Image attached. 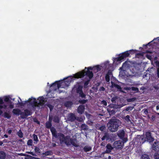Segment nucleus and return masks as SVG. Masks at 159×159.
Masks as SVG:
<instances>
[{"label":"nucleus","instance_id":"f257e3e1","mask_svg":"<svg viewBox=\"0 0 159 159\" xmlns=\"http://www.w3.org/2000/svg\"><path fill=\"white\" fill-rule=\"evenodd\" d=\"M90 70H92L91 66H89L87 68L85 67L84 70L75 74L74 77L75 78H80L84 77L85 75L89 77V79H91L93 77V72L90 71Z\"/></svg>","mask_w":159,"mask_h":159},{"label":"nucleus","instance_id":"f03ea898","mask_svg":"<svg viewBox=\"0 0 159 159\" xmlns=\"http://www.w3.org/2000/svg\"><path fill=\"white\" fill-rule=\"evenodd\" d=\"M120 124L119 120L116 118H112L110 119L107 124L109 130L111 132H116L118 129Z\"/></svg>","mask_w":159,"mask_h":159},{"label":"nucleus","instance_id":"7ed1b4c3","mask_svg":"<svg viewBox=\"0 0 159 159\" xmlns=\"http://www.w3.org/2000/svg\"><path fill=\"white\" fill-rule=\"evenodd\" d=\"M73 80V77L71 76L65 78L63 80L56 81L55 82L51 84L50 85V87H53L55 88V89L56 90L57 89H59L61 87V84L62 83L64 82L65 84L68 86Z\"/></svg>","mask_w":159,"mask_h":159},{"label":"nucleus","instance_id":"20e7f679","mask_svg":"<svg viewBox=\"0 0 159 159\" xmlns=\"http://www.w3.org/2000/svg\"><path fill=\"white\" fill-rule=\"evenodd\" d=\"M57 138H59L61 143H65L66 145L69 144V136H65L64 134L61 133H58L57 134Z\"/></svg>","mask_w":159,"mask_h":159},{"label":"nucleus","instance_id":"39448f33","mask_svg":"<svg viewBox=\"0 0 159 159\" xmlns=\"http://www.w3.org/2000/svg\"><path fill=\"white\" fill-rule=\"evenodd\" d=\"M52 124L50 121H47L46 123V127L48 129H50L53 137L57 138V133L56 129L53 127H52Z\"/></svg>","mask_w":159,"mask_h":159},{"label":"nucleus","instance_id":"423d86ee","mask_svg":"<svg viewBox=\"0 0 159 159\" xmlns=\"http://www.w3.org/2000/svg\"><path fill=\"white\" fill-rule=\"evenodd\" d=\"M134 141L138 143L139 145H141L146 141V138L143 135H138L135 137Z\"/></svg>","mask_w":159,"mask_h":159},{"label":"nucleus","instance_id":"0eeeda50","mask_svg":"<svg viewBox=\"0 0 159 159\" xmlns=\"http://www.w3.org/2000/svg\"><path fill=\"white\" fill-rule=\"evenodd\" d=\"M129 55V51H125L120 54L118 57L116 58V60L117 61H120L124 58L128 57Z\"/></svg>","mask_w":159,"mask_h":159},{"label":"nucleus","instance_id":"6e6552de","mask_svg":"<svg viewBox=\"0 0 159 159\" xmlns=\"http://www.w3.org/2000/svg\"><path fill=\"white\" fill-rule=\"evenodd\" d=\"M29 103L35 109L36 107H39L36 98H30L29 99Z\"/></svg>","mask_w":159,"mask_h":159},{"label":"nucleus","instance_id":"1a4fd4ad","mask_svg":"<svg viewBox=\"0 0 159 159\" xmlns=\"http://www.w3.org/2000/svg\"><path fill=\"white\" fill-rule=\"evenodd\" d=\"M32 114L31 111L26 109L24 110V112H22L21 113V117L22 119L26 118L28 116L31 115Z\"/></svg>","mask_w":159,"mask_h":159},{"label":"nucleus","instance_id":"9d476101","mask_svg":"<svg viewBox=\"0 0 159 159\" xmlns=\"http://www.w3.org/2000/svg\"><path fill=\"white\" fill-rule=\"evenodd\" d=\"M146 138L147 141L149 143L153 142L154 139L152 136V134L150 131H147L145 133Z\"/></svg>","mask_w":159,"mask_h":159},{"label":"nucleus","instance_id":"9b49d317","mask_svg":"<svg viewBox=\"0 0 159 159\" xmlns=\"http://www.w3.org/2000/svg\"><path fill=\"white\" fill-rule=\"evenodd\" d=\"M102 137L101 140L104 141L106 140V141L109 140L110 139V135L109 134L106 132H105L102 135Z\"/></svg>","mask_w":159,"mask_h":159},{"label":"nucleus","instance_id":"f8f14e48","mask_svg":"<svg viewBox=\"0 0 159 159\" xmlns=\"http://www.w3.org/2000/svg\"><path fill=\"white\" fill-rule=\"evenodd\" d=\"M152 148L156 152H159V142L155 141L152 145Z\"/></svg>","mask_w":159,"mask_h":159},{"label":"nucleus","instance_id":"ddd939ff","mask_svg":"<svg viewBox=\"0 0 159 159\" xmlns=\"http://www.w3.org/2000/svg\"><path fill=\"white\" fill-rule=\"evenodd\" d=\"M113 146L114 148L117 149H121L123 147L122 142L120 140L115 142Z\"/></svg>","mask_w":159,"mask_h":159},{"label":"nucleus","instance_id":"4468645a","mask_svg":"<svg viewBox=\"0 0 159 159\" xmlns=\"http://www.w3.org/2000/svg\"><path fill=\"white\" fill-rule=\"evenodd\" d=\"M118 137L121 139H123L125 136V132L123 129L119 130L117 133Z\"/></svg>","mask_w":159,"mask_h":159},{"label":"nucleus","instance_id":"2eb2a0df","mask_svg":"<svg viewBox=\"0 0 159 159\" xmlns=\"http://www.w3.org/2000/svg\"><path fill=\"white\" fill-rule=\"evenodd\" d=\"M85 106L84 105H80L79 106L78 108L77 111L78 113L80 114H82L84 111Z\"/></svg>","mask_w":159,"mask_h":159},{"label":"nucleus","instance_id":"dca6fc26","mask_svg":"<svg viewBox=\"0 0 159 159\" xmlns=\"http://www.w3.org/2000/svg\"><path fill=\"white\" fill-rule=\"evenodd\" d=\"M83 86L80 85H79L78 86L75 85L74 87V88H76V92L77 93H79L80 92H82L83 89Z\"/></svg>","mask_w":159,"mask_h":159},{"label":"nucleus","instance_id":"f3484780","mask_svg":"<svg viewBox=\"0 0 159 159\" xmlns=\"http://www.w3.org/2000/svg\"><path fill=\"white\" fill-rule=\"evenodd\" d=\"M68 119L71 121H73L76 119L75 115L73 113H70L68 115Z\"/></svg>","mask_w":159,"mask_h":159},{"label":"nucleus","instance_id":"a211bd4d","mask_svg":"<svg viewBox=\"0 0 159 159\" xmlns=\"http://www.w3.org/2000/svg\"><path fill=\"white\" fill-rule=\"evenodd\" d=\"M12 113L14 115L19 116V115H21L22 112L21 110L18 108H14L13 109Z\"/></svg>","mask_w":159,"mask_h":159},{"label":"nucleus","instance_id":"6ab92c4d","mask_svg":"<svg viewBox=\"0 0 159 159\" xmlns=\"http://www.w3.org/2000/svg\"><path fill=\"white\" fill-rule=\"evenodd\" d=\"M106 147L107 149L105 151V152L107 153H109L113 149L111 144L109 143L107 144Z\"/></svg>","mask_w":159,"mask_h":159},{"label":"nucleus","instance_id":"aec40b11","mask_svg":"<svg viewBox=\"0 0 159 159\" xmlns=\"http://www.w3.org/2000/svg\"><path fill=\"white\" fill-rule=\"evenodd\" d=\"M69 144L68 145H66L67 146L70 145V144L72 145L73 146L75 147H77V145L75 143V142L74 140L71 139L70 138V137L69 136Z\"/></svg>","mask_w":159,"mask_h":159},{"label":"nucleus","instance_id":"412c9836","mask_svg":"<svg viewBox=\"0 0 159 159\" xmlns=\"http://www.w3.org/2000/svg\"><path fill=\"white\" fill-rule=\"evenodd\" d=\"M111 87L112 88H115L119 90H121V87L120 85L116 84L113 82H111Z\"/></svg>","mask_w":159,"mask_h":159},{"label":"nucleus","instance_id":"4be33fe9","mask_svg":"<svg viewBox=\"0 0 159 159\" xmlns=\"http://www.w3.org/2000/svg\"><path fill=\"white\" fill-rule=\"evenodd\" d=\"M73 104V102H72L68 101L65 103L64 105L67 107H71Z\"/></svg>","mask_w":159,"mask_h":159},{"label":"nucleus","instance_id":"5701e85b","mask_svg":"<svg viewBox=\"0 0 159 159\" xmlns=\"http://www.w3.org/2000/svg\"><path fill=\"white\" fill-rule=\"evenodd\" d=\"M92 70L93 71H96V72H98L100 71L101 68L99 65H97L95 66L92 67Z\"/></svg>","mask_w":159,"mask_h":159},{"label":"nucleus","instance_id":"b1692460","mask_svg":"<svg viewBox=\"0 0 159 159\" xmlns=\"http://www.w3.org/2000/svg\"><path fill=\"white\" fill-rule=\"evenodd\" d=\"M6 155L5 153L3 151H0V159H5Z\"/></svg>","mask_w":159,"mask_h":159},{"label":"nucleus","instance_id":"393cba45","mask_svg":"<svg viewBox=\"0 0 159 159\" xmlns=\"http://www.w3.org/2000/svg\"><path fill=\"white\" fill-rule=\"evenodd\" d=\"M39 102L38 103L39 105H41L42 104H43V102H45V100L43 97L42 96L39 97Z\"/></svg>","mask_w":159,"mask_h":159},{"label":"nucleus","instance_id":"a878e982","mask_svg":"<svg viewBox=\"0 0 159 159\" xmlns=\"http://www.w3.org/2000/svg\"><path fill=\"white\" fill-rule=\"evenodd\" d=\"M84 150L87 152L90 151L91 149L92 148L90 146H85L84 148Z\"/></svg>","mask_w":159,"mask_h":159},{"label":"nucleus","instance_id":"bb28decb","mask_svg":"<svg viewBox=\"0 0 159 159\" xmlns=\"http://www.w3.org/2000/svg\"><path fill=\"white\" fill-rule=\"evenodd\" d=\"M141 159H150V158L148 155L144 154L141 156Z\"/></svg>","mask_w":159,"mask_h":159},{"label":"nucleus","instance_id":"cd10ccee","mask_svg":"<svg viewBox=\"0 0 159 159\" xmlns=\"http://www.w3.org/2000/svg\"><path fill=\"white\" fill-rule=\"evenodd\" d=\"M3 116L5 118H7L8 119H10L11 118V116L8 113L5 112L4 113Z\"/></svg>","mask_w":159,"mask_h":159},{"label":"nucleus","instance_id":"c85d7f7f","mask_svg":"<svg viewBox=\"0 0 159 159\" xmlns=\"http://www.w3.org/2000/svg\"><path fill=\"white\" fill-rule=\"evenodd\" d=\"M81 128L82 129L84 130H87L88 129V126L84 124H82Z\"/></svg>","mask_w":159,"mask_h":159},{"label":"nucleus","instance_id":"c756f323","mask_svg":"<svg viewBox=\"0 0 159 159\" xmlns=\"http://www.w3.org/2000/svg\"><path fill=\"white\" fill-rule=\"evenodd\" d=\"M53 121L54 122L56 123H58L59 122V119L57 116H55L53 119Z\"/></svg>","mask_w":159,"mask_h":159},{"label":"nucleus","instance_id":"7c9ffc66","mask_svg":"<svg viewBox=\"0 0 159 159\" xmlns=\"http://www.w3.org/2000/svg\"><path fill=\"white\" fill-rule=\"evenodd\" d=\"M3 100L4 101L6 102H8L9 103H11V101L10 99V97H8L6 96L5 97Z\"/></svg>","mask_w":159,"mask_h":159},{"label":"nucleus","instance_id":"2f4dec72","mask_svg":"<svg viewBox=\"0 0 159 159\" xmlns=\"http://www.w3.org/2000/svg\"><path fill=\"white\" fill-rule=\"evenodd\" d=\"M79 96L82 98H85L86 95L83 93V91L79 93Z\"/></svg>","mask_w":159,"mask_h":159},{"label":"nucleus","instance_id":"473e14b6","mask_svg":"<svg viewBox=\"0 0 159 159\" xmlns=\"http://www.w3.org/2000/svg\"><path fill=\"white\" fill-rule=\"evenodd\" d=\"M90 81V79H89L84 82V88H87V87L88 85L89 84Z\"/></svg>","mask_w":159,"mask_h":159},{"label":"nucleus","instance_id":"72a5a7b5","mask_svg":"<svg viewBox=\"0 0 159 159\" xmlns=\"http://www.w3.org/2000/svg\"><path fill=\"white\" fill-rule=\"evenodd\" d=\"M18 136L20 138H22L23 137V134L20 129L17 132Z\"/></svg>","mask_w":159,"mask_h":159},{"label":"nucleus","instance_id":"f704fd0d","mask_svg":"<svg viewBox=\"0 0 159 159\" xmlns=\"http://www.w3.org/2000/svg\"><path fill=\"white\" fill-rule=\"evenodd\" d=\"M46 105L49 108L50 111H52L53 108L54 106L50 103H47Z\"/></svg>","mask_w":159,"mask_h":159},{"label":"nucleus","instance_id":"c9c22d12","mask_svg":"<svg viewBox=\"0 0 159 159\" xmlns=\"http://www.w3.org/2000/svg\"><path fill=\"white\" fill-rule=\"evenodd\" d=\"M88 101V100L86 99H80L79 101V102L81 104H84L87 102Z\"/></svg>","mask_w":159,"mask_h":159},{"label":"nucleus","instance_id":"e433bc0d","mask_svg":"<svg viewBox=\"0 0 159 159\" xmlns=\"http://www.w3.org/2000/svg\"><path fill=\"white\" fill-rule=\"evenodd\" d=\"M33 136L34 140L36 142V143H37V142L39 141L37 136L34 134L33 135Z\"/></svg>","mask_w":159,"mask_h":159},{"label":"nucleus","instance_id":"4c0bfd02","mask_svg":"<svg viewBox=\"0 0 159 159\" xmlns=\"http://www.w3.org/2000/svg\"><path fill=\"white\" fill-rule=\"evenodd\" d=\"M35 147L34 151L36 153H40V150L39 148L37 147L36 146H34Z\"/></svg>","mask_w":159,"mask_h":159},{"label":"nucleus","instance_id":"58836bf2","mask_svg":"<svg viewBox=\"0 0 159 159\" xmlns=\"http://www.w3.org/2000/svg\"><path fill=\"white\" fill-rule=\"evenodd\" d=\"M33 144V141L31 139L28 140L27 142V144L28 146H32Z\"/></svg>","mask_w":159,"mask_h":159},{"label":"nucleus","instance_id":"ea45409f","mask_svg":"<svg viewBox=\"0 0 159 159\" xmlns=\"http://www.w3.org/2000/svg\"><path fill=\"white\" fill-rule=\"evenodd\" d=\"M157 152H155L154 155L155 159H159V153Z\"/></svg>","mask_w":159,"mask_h":159},{"label":"nucleus","instance_id":"a19ab883","mask_svg":"<svg viewBox=\"0 0 159 159\" xmlns=\"http://www.w3.org/2000/svg\"><path fill=\"white\" fill-rule=\"evenodd\" d=\"M124 119L128 122H130L131 121V120L130 119V116L129 115H127L125 118Z\"/></svg>","mask_w":159,"mask_h":159},{"label":"nucleus","instance_id":"79ce46f5","mask_svg":"<svg viewBox=\"0 0 159 159\" xmlns=\"http://www.w3.org/2000/svg\"><path fill=\"white\" fill-rule=\"evenodd\" d=\"M106 128L105 125H102L98 129L100 130L101 131H103L104 130H105Z\"/></svg>","mask_w":159,"mask_h":159},{"label":"nucleus","instance_id":"37998d69","mask_svg":"<svg viewBox=\"0 0 159 159\" xmlns=\"http://www.w3.org/2000/svg\"><path fill=\"white\" fill-rule=\"evenodd\" d=\"M105 80L107 82H109L110 80V77L108 74H106L105 76Z\"/></svg>","mask_w":159,"mask_h":159},{"label":"nucleus","instance_id":"c03bdc74","mask_svg":"<svg viewBox=\"0 0 159 159\" xmlns=\"http://www.w3.org/2000/svg\"><path fill=\"white\" fill-rule=\"evenodd\" d=\"M131 90L133 91H135L136 92H138L139 91L138 88L137 87H131Z\"/></svg>","mask_w":159,"mask_h":159},{"label":"nucleus","instance_id":"a18cd8bd","mask_svg":"<svg viewBox=\"0 0 159 159\" xmlns=\"http://www.w3.org/2000/svg\"><path fill=\"white\" fill-rule=\"evenodd\" d=\"M52 154V152L50 151H47L44 153V155L45 156L51 155Z\"/></svg>","mask_w":159,"mask_h":159},{"label":"nucleus","instance_id":"49530a36","mask_svg":"<svg viewBox=\"0 0 159 159\" xmlns=\"http://www.w3.org/2000/svg\"><path fill=\"white\" fill-rule=\"evenodd\" d=\"M25 159H33L34 157L31 155H26Z\"/></svg>","mask_w":159,"mask_h":159},{"label":"nucleus","instance_id":"de8ad7c7","mask_svg":"<svg viewBox=\"0 0 159 159\" xmlns=\"http://www.w3.org/2000/svg\"><path fill=\"white\" fill-rule=\"evenodd\" d=\"M108 111L110 115L114 114L115 113V111L114 109H112V110H108Z\"/></svg>","mask_w":159,"mask_h":159},{"label":"nucleus","instance_id":"09e8293b","mask_svg":"<svg viewBox=\"0 0 159 159\" xmlns=\"http://www.w3.org/2000/svg\"><path fill=\"white\" fill-rule=\"evenodd\" d=\"M143 113L146 115L148 114V109H143Z\"/></svg>","mask_w":159,"mask_h":159},{"label":"nucleus","instance_id":"8fccbe9b","mask_svg":"<svg viewBox=\"0 0 159 159\" xmlns=\"http://www.w3.org/2000/svg\"><path fill=\"white\" fill-rule=\"evenodd\" d=\"M128 51H129V54L134 53L135 52V51L133 49L130 50Z\"/></svg>","mask_w":159,"mask_h":159},{"label":"nucleus","instance_id":"3c124183","mask_svg":"<svg viewBox=\"0 0 159 159\" xmlns=\"http://www.w3.org/2000/svg\"><path fill=\"white\" fill-rule=\"evenodd\" d=\"M27 153L30 154L33 156H36V154H35L34 153H33V152H27Z\"/></svg>","mask_w":159,"mask_h":159},{"label":"nucleus","instance_id":"603ef678","mask_svg":"<svg viewBox=\"0 0 159 159\" xmlns=\"http://www.w3.org/2000/svg\"><path fill=\"white\" fill-rule=\"evenodd\" d=\"M18 103L19 104L20 106H24L25 105V103H24L23 102H19V101H18Z\"/></svg>","mask_w":159,"mask_h":159},{"label":"nucleus","instance_id":"864d4df0","mask_svg":"<svg viewBox=\"0 0 159 159\" xmlns=\"http://www.w3.org/2000/svg\"><path fill=\"white\" fill-rule=\"evenodd\" d=\"M157 77L159 78V68H158L157 70Z\"/></svg>","mask_w":159,"mask_h":159},{"label":"nucleus","instance_id":"5fc2aeb1","mask_svg":"<svg viewBox=\"0 0 159 159\" xmlns=\"http://www.w3.org/2000/svg\"><path fill=\"white\" fill-rule=\"evenodd\" d=\"M106 143L104 142H103L101 143V145L102 146H104L106 145Z\"/></svg>","mask_w":159,"mask_h":159},{"label":"nucleus","instance_id":"6e6d98bb","mask_svg":"<svg viewBox=\"0 0 159 159\" xmlns=\"http://www.w3.org/2000/svg\"><path fill=\"white\" fill-rule=\"evenodd\" d=\"M102 102L103 103V104L104 105H105V106H106L107 105V103L106 102L105 100H103L102 101Z\"/></svg>","mask_w":159,"mask_h":159},{"label":"nucleus","instance_id":"4d7b16f0","mask_svg":"<svg viewBox=\"0 0 159 159\" xmlns=\"http://www.w3.org/2000/svg\"><path fill=\"white\" fill-rule=\"evenodd\" d=\"M155 119V116L153 115L151 117V119L152 120L154 121Z\"/></svg>","mask_w":159,"mask_h":159},{"label":"nucleus","instance_id":"13d9d810","mask_svg":"<svg viewBox=\"0 0 159 159\" xmlns=\"http://www.w3.org/2000/svg\"><path fill=\"white\" fill-rule=\"evenodd\" d=\"M3 104V102L2 99L0 98V104Z\"/></svg>","mask_w":159,"mask_h":159},{"label":"nucleus","instance_id":"bf43d9fd","mask_svg":"<svg viewBox=\"0 0 159 159\" xmlns=\"http://www.w3.org/2000/svg\"><path fill=\"white\" fill-rule=\"evenodd\" d=\"M126 62H125L123 64V65H122V67L120 68V69L121 70H123V67L124 66H125V63H126Z\"/></svg>","mask_w":159,"mask_h":159},{"label":"nucleus","instance_id":"052dcab7","mask_svg":"<svg viewBox=\"0 0 159 159\" xmlns=\"http://www.w3.org/2000/svg\"><path fill=\"white\" fill-rule=\"evenodd\" d=\"M2 106V107H3V108H4V109H6L7 108V105H5V104H4Z\"/></svg>","mask_w":159,"mask_h":159},{"label":"nucleus","instance_id":"680f3d73","mask_svg":"<svg viewBox=\"0 0 159 159\" xmlns=\"http://www.w3.org/2000/svg\"><path fill=\"white\" fill-rule=\"evenodd\" d=\"M49 121H50V122H52V118L51 117L49 116L48 118Z\"/></svg>","mask_w":159,"mask_h":159},{"label":"nucleus","instance_id":"e2e57ef3","mask_svg":"<svg viewBox=\"0 0 159 159\" xmlns=\"http://www.w3.org/2000/svg\"><path fill=\"white\" fill-rule=\"evenodd\" d=\"M152 41H151V42L148 43L147 44L145 45V46L146 47L147 46L149 45V46H151V44H150V43L152 42Z\"/></svg>","mask_w":159,"mask_h":159},{"label":"nucleus","instance_id":"0e129e2a","mask_svg":"<svg viewBox=\"0 0 159 159\" xmlns=\"http://www.w3.org/2000/svg\"><path fill=\"white\" fill-rule=\"evenodd\" d=\"M147 58L149 59H151V56L149 55H147L146 56Z\"/></svg>","mask_w":159,"mask_h":159},{"label":"nucleus","instance_id":"69168bd1","mask_svg":"<svg viewBox=\"0 0 159 159\" xmlns=\"http://www.w3.org/2000/svg\"><path fill=\"white\" fill-rule=\"evenodd\" d=\"M12 130L11 129H9L8 131V133L9 134H10L11 133Z\"/></svg>","mask_w":159,"mask_h":159},{"label":"nucleus","instance_id":"338daca9","mask_svg":"<svg viewBox=\"0 0 159 159\" xmlns=\"http://www.w3.org/2000/svg\"><path fill=\"white\" fill-rule=\"evenodd\" d=\"M9 105H10L9 106V107L11 108H13L14 106H13V105L11 104Z\"/></svg>","mask_w":159,"mask_h":159},{"label":"nucleus","instance_id":"774afa93","mask_svg":"<svg viewBox=\"0 0 159 159\" xmlns=\"http://www.w3.org/2000/svg\"><path fill=\"white\" fill-rule=\"evenodd\" d=\"M125 89L126 90H130L131 89V88L130 87H126L125 88Z\"/></svg>","mask_w":159,"mask_h":159}]
</instances>
